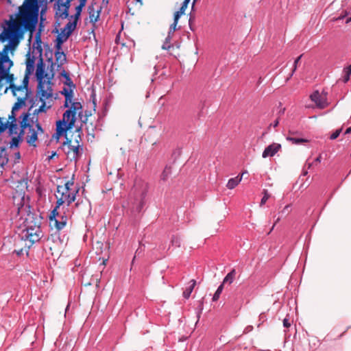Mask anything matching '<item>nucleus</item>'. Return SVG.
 I'll return each mask as SVG.
<instances>
[{
  "mask_svg": "<svg viewBox=\"0 0 351 351\" xmlns=\"http://www.w3.org/2000/svg\"><path fill=\"white\" fill-rule=\"evenodd\" d=\"M22 34L21 27H20L18 21L12 19L6 22V27H4L3 31L0 34V40L2 42L8 41V44L0 52V86L1 87L4 84H9L14 95L17 97L18 100L21 101L16 103L12 107L10 116L14 115L15 117V111L21 108V103L27 97L29 75L33 73L35 64L34 58L29 57L26 61V73L23 80V85L16 87L12 84L14 80V75L10 74L9 71L13 63L9 58L8 53L9 50H13L16 47L20 38L22 37Z\"/></svg>",
  "mask_w": 351,
  "mask_h": 351,
  "instance_id": "obj_1",
  "label": "nucleus"
},
{
  "mask_svg": "<svg viewBox=\"0 0 351 351\" xmlns=\"http://www.w3.org/2000/svg\"><path fill=\"white\" fill-rule=\"evenodd\" d=\"M50 57L48 53H46L47 69L43 58H40L36 64V77L38 81L36 96L38 100L34 103L38 108L34 110L35 113L46 112L53 103V79L55 75V71L58 70L66 61L65 53L61 50L56 49L55 58L53 61L52 52H50Z\"/></svg>",
  "mask_w": 351,
  "mask_h": 351,
  "instance_id": "obj_2",
  "label": "nucleus"
},
{
  "mask_svg": "<svg viewBox=\"0 0 351 351\" xmlns=\"http://www.w3.org/2000/svg\"><path fill=\"white\" fill-rule=\"evenodd\" d=\"M33 110L32 117H30L29 113H23L20 117V123L21 130L19 135L12 136V139L9 143L10 149L17 148L20 143L22 142L23 135H26V140L27 143L30 145L36 146L35 143L38 140V136L43 132V130L38 123V119L35 117L36 114L39 113H35Z\"/></svg>",
  "mask_w": 351,
  "mask_h": 351,
  "instance_id": "obj_3",
  "label": "nucleus"
},
{
  "mask_svg": "<svg viewBox=\"0 0 351 351\" xmlns=\"http://www.w3.org/2000/svg\"><path fill=\"white\" fill-rule=\"evenodd\" d=\"M39 7L38 0H25L23 5L19 7L17 19L20 27L32 30L34 29L38 16Z\"/></svg>",
  "mask_w": 351,
  "mask_h": 351,
  "instance_id": "obj_4",
  "label": "nucleus"
},
{
  "mask_svg": "<svg viewBox=\"0 0 351 351\" xmlns=\"http://www.w3.org/2000/svg\"><path fill=\"white\" fill-rule=\"evenodd\" d=\"M82 113V106L80 102H73L69 108L63 114L62 120L56 123V132L54 135L56 138L59 139L68 130L74 126L76 121V116H80Z\"/></svg>",
  "mask_w": 351,
  "mask_h": 351,
  "instance_id": "obj_5",
  "label": "nucleus"
},
{
  "mask_svg": "<svg viewBox=\"0 0 351 351\" xmlns=\"http://www.w3.org/2000/svg\"><path fill=\"white\" fill-rule=\"evenodd\" d=\"M78 192L79 187L72 180L66 182L64 185H58L56 194L57 207L60 208L64 204L69 207L75 200Z\"/></svg>",
  "mask_w": 351,
  "mask_h": 351,
  "instance_id": "obj_6",
  "label": "nucleus"
},
{
  "mask_svg": "<svg viewBox=\"0 0 351 351\" xmlns=\"http://www.w3.org/2000/svg\"><path fill=\"white\" fill-rule=\"evenodd\" d=\"M72 212L69 207L64 206L58 208L57 206L51 211L49 215L50 223L53 222V226L58 230H62L66 225Z\"/></svg>",
  "mask_w": 351,
  "mask_h": 351,
  "instance_id": "obj_7",
  "label": "nucleus"
},
{
  "mask_svg": "<svg viewBox=\"0 0 351 351\" xmlns=\"http://www.w3.org/2000/svg\"><path fill=\"white\" fill-rule=\"evenodd\" d=\"M71 1V0H56L54 10L56 18L63 19L68 17Z\"/></svg>",
  "mask_w": 351,
  "mask_h": 351,
  "instance_id": "obj_8",
  "label": "nucleus"
},
{
  "mask_svg": "<svg viewBox=\"0 0 351 351\" xmlns=\"http://www.w3.org/2000/svg\"><path fill=\"white\" fill-rule=\"evenodd\" d=\"M23 237L32 243L38 241L43 237L42 230L38 226L27 227L23 231Z\"/></svg>",
  "mask_w": 351,
  "mask_h": 351,
  "instance_id": "obj_9",
  "label": "nucleus"
},
{
  "mask_svg": "<svg viewBox=\"0 0 351 351\" xmlns=\"http://www.w3.org/2000/svg\"><path fill=\"white\" fill-rule=\"evenodd\" d=\"M310 99L315 104L317 108L324 109L328 106L327 101V93L322 91L319 93L318 90L314 91L311 95Z\"/></svg>",
  "mask_w": 351,
  "mask_h": 351,
  "instance_id": "obj_10",
  "label": "nucleus"
},
{
  "mask_svg": "<svg viewBox=\"0 0 351 351\" xmlns=\"http://www.w3.org/2000/svg\"><path fill=\"white\" fill-rule=\"evenodd\" d=\"M75 143V145H72L71 141H69L64 144V150L68 157H70L71 159L76 160L79 155L80 145L77 141Z\"/></svg>",
  "mask_w": 351,
  "mask_h": 351,
  "instance_id": "obj_11",
  "label": "nucleus"
},
{
  "mask_svg": "<svg viewBox=\"0 0 351 351\" xmlns=\"http://www.w3.org/2000/svg\"><path fill=\"white\" fill-rule=\"evenodd\" d=\"M88 11L90 23L95 25L99 19L101 7L98 4L95 3L88 6Z\"/></svg>",
  "mask_w": 351,
  "mask_h": 351,
  "instance_id": "obj_12",
  "label": "nucleus"
},
{
  "mask_svg": "<svg viewBox=\"0 0 351 351\" xmlns=\"http://www.w3.org/2000/svg\"><path fill=\"white\" fill-rule=\"evenodd\" d=\"M9 119H11V121L9 125L8 126L10 135H11L12 136L19 135V133L21 130V126L20 125V128L18 127L16 124V117L14 115L10 116Z\"/></svg>",
  "mask_w": 351,
  "mask_h": 351,
  "instance_id": "obj_13",
  "label": "nucleus"
},
{
  "mask_svg": "<svg viewBox=\"0 0 351 351\" xmlns=\"http://www.w3.org/2000/svg\"><path fill=\"white\" fill-rule=\"evenodd\" d=\"M280 145L277 143H273L267 147L263 152V158H267L269 156H274L280 149Z\"/></svg>",
  "mask_w": 351,
  "mask_h": 351,
  "instance_id": "obj_14",
  "label": "nucleus"
},
{
  "mask_svg": "<svg viewBox=\"0 0 351 351\" xmlns=\"http://www.w3.org/2000/svg\"><path fill=\"white\" fill-rule=\"evenodd\" d=\"M77 21V20L75 19L73 21H69L62 30L63 32L67 34V36H69L75 29Z\"/></svg>",
  "mask_w": 351,
  "mask_h": 351,
  "instance_id": "obj_15",
  "label": "nucleus"
},
{
  "mask_svg": "<svg viewBox=\"0 0 351 351\" xmlns=\"http://www.w3.org/2000/svg\"><path fill=\"white\" fill-rule=\"evenodd\" d=\"M242 180V175H238L237 176L230 178L226 186L229 189H234Z\"/></svg>",
  "mask_w": 351,
  "mask_h": 351,
  "instance_id": "obj_16",
  "label": "nucleus"
},
{
  "mask_svg": "<svg viewBox=\"0 0 351 351\" xmlns=\"http://www.w3.org/2000/svg\"><path fill=\"white\" fill-rule=\"evenodd\" d=\"M62 93L65 97V104L64 106L66 107H69V104H72V97H73V93L71 89L64 88L63 90L62 91Z\"/></svg>",
  "mask_w": 351,
  "mask_h": 351,
  "instance_id": "obj_17",
  "label": "nucleus"
},
{
  "mask_svg": "<svg viewBox=\"0 0 351 351\" xmlns=\"http://www.w3.org/2000/svg\"><path fill=\"white\" fill-rule=\"evenodd\" d=\"M69 36L62 31V32L57 37V43L56 45V49L58 50L62 49V44L65 42Z\"/></svg>",
  "mask_w": 351,
  "mask_h": 351,
  "instance_id": "obj_18",
  "label": "nucleus"
},
{
  "mask_svg": "<svg viewBox=\"0 0 351 351\" xmlns=\"http://www.w3.org/2000/svg\"><path fill=\"white\" fill-rule=\"evenodd\" d=\"M189 1L190 0H184L183 1L180 10L174 14V17H176V20H179L180 16L184 14Z\"/></svg>",
  "mask_w": 351,
  "mask_h": 351,
  "instance_id": "obj_19",
  "label": "nucleus"
},
{
  "mask_svg": "<svg viewBox=\"0 0 351 351\" xmlns=\"http://www.w3.org/2000/svg\"><path fill=\"white\" fill-rule=\"evenodd\" d=\"M196 281L195 280H191L190 281V285L185 289V291L183 292V296L185 298H189L195 286Z\"/></svg>",
  "mask_w": 351,
  "mask_h": 351,
  "instance_id": "obj_20",
  "label": "nucleus"
},
{
  "mask_svg": "<svg viewBox=\"0 0 351 351\" xmlns=\"http://www.w3.org/2000/svg\"><path fill=\"white\" fill-rule=\"evenodd\" d=\"M235 275H236V271H235V269H232L230 272H229L226 276L223 279V285H224L225 283H229V284H231L234 278H235Z\"/></svg>",
  "mask_w": 351,
  "mask_h": 351,
  "instance_id": "obj_21",
  "label": "nucleus"
},
{
  "mask_svg": "<svg viewBox=\"0 0 351 351\" xmlns=\"http://www.w3.org/2000/svg\"><path fill=\"white\" fill-rule=\"evenodd\" d=\"M86 0H80V3L79 5H77L76 7V13L75 14V19H76V20L78 19L80 14H81V12H82V10L83 8V7H84L85 4H86Z\"/></svg>",
  "mask_w": 351,
  "mask_h": 351,
  "instance_id": "obj_22",
  "label": "nucleus"
},
{
  "mask_svg": "<svg viewBox=\"0 0 351 351\" xmlns=\"http://www.w3.org/2000/svg\"><path fill=\"white\" fill-rule=\"evenodd\" d=\"M171 173V167H166L162 174H161V179L163 180H166L169 175Z\"/></svg>",
  "mask_w": 351,
  "mask_h": 351,
  "instance_id": "obj_23",
  "label": "nucleus"
},
{
  "mask_svg": "<svg viewBox=\"0 0 351 351\" xmlns=\"http://www.w3.org/2000/svg\"><path fill=\"white\" fill-rule=\"evenodd\" d=\"M223 285L221 284L219 286V287L217 288L216 292L215 293V294L213 295V301H217L219 298L220 295L223 291Z\"/></svg>",
  "mask_w": 351,
  "mask_h": 351,
  "instance_id": "obj_24",
  "label": "nucleus"
},
{
  "mask_svg": "<svg viewBox=\"0 0 351 351\" xmlns=\"http://www.w3.org/2000/svg\"><path fill=\"white\" fill-rule=\"evenodd\" d=\"M178 23V20H176V17H174L173 23L171 25V26L169 27L168 35H170L172 36V35L176 30V26H177Z\"/></svg>",
  "mask_w": 351,
  "mask_h": 351,
  "instance_id": "obj_25",
  "label": "nucleus"
},
{
  "mask_svg": "<svg viewBox=\"0 0 351 351\" xmlns=\"http://www.w3.org/2000/svg\"><path fill=\"white\" fill-rule=\"evenodd\" d=\"M172 36L170 35H167V38H165V41L164 42L162 48L163 49H169L171 47V40Z\"/></svg>",
  "mask_w": 351,
  "mask_h": 351,
  "instance_id": "obj_26",
  "label": "nucleus"
},
{
  "mask_svg": "<svg viewBox=\"0 0 351 351\" xmlns=\"http://www.w3.org/2000/svg\"><path fill=\"white\" fill-rule=\"evenodd\" d=\"M287 140L291 141L294 144H300V143H305L307 141L304 138H293V137H287Z\"/></svg>",
  "mask_w": 351,
  "mask_h": 351,
  "instance_id": "obj_27",
  "label": "nucleus"
},
{
  "mask_svg": "<svg viewBox=\"0 0 351 351\" xmlns=\"http://www.w3.org/2000/svg\"><path fill=\"white\" fill-rule=\"evenodd\" d=\"M7 128V124L5 123L4 118H0V134L3 132Z\"/></svg>",
  "mask_w": 351,
  "mask_h": 351,
  "instance_id": "obj_28",
  "label": "nucleus"
},
{
  "mask_svg": "<svg viewBox=\"0 0 351 351\" xmlns=\"http://www.w3.org/2000/svg\"><path fill=\"white\" fill-rule=\"evenodd\" d=\"M269 195L268 194L267 191H264V195L261 199V205L265 204L266 203V202L267 201V199H269Z\"/></svg>",
  "mask_w": 351,
  "mask_h": 351,
  "instance_id": "obj_29",
  "label": "nucleus"
},
{
  "mask_svg": "<svg viewBox=\"0 0 351 351\" xmlns=\"http://www.w3.org/2000/svg\"><path fill=\"white\" fill-rule=\"evenodd\" d=\"M341 132V129L337 130L334 133H332L330 136V139L334 140L336 139Z\"/></svg>",
  "mask_w": 351,
  "mask_h": 351,
  "instance_id": "obj_30",
  "label": "nucleus"
},
{
  "mask_svg": "<svg viewBox=\"0 0 351 351\" xmlns=\"http://www.w3.org/2000/svg\"><path fill=\"white\" fill-rule=\"evenodd\" d=\"M171 243L173 245L179 247L180 245V241L178 237H173L171 239Z\"/></svg>",
  "mask_w": 351,
  "mask_h": 351,
  "instance_id": "obj_31",
  "label": "nucleus"
},
{
  "mask_svg": "<svg viewBox=\"0 0 351 351\" xmlns=\"http://www.w3.org/2000/svg\"><path fill=\"white\" fill-rule=\"evenodd\" d=\"M283 326L286 328H289L291 326V322L289 319H287V318L284 319Z\"/></svg>",
  "mask_w": 351,
  "mask_h": 351,
  "instance_id": "obj_32",
  "label": "nucleus"
},
{
  "mask_svg": "<svg viewBox=\"0 0 351 351\" xmlns=\"http://www.w3.org/2000/svg\"><path fill=\"white\" fill-rule=\"evenodd\" d=\"M301 57H302V56H300L299 57H298V58L295 59V62H294V64H293L294 68H293V72H294V71H295V69H296V68H297V65H298V62H299V61H300V60Z\"/></svg>",
  "mask_w": 351,
  "mask_h": 351,
  "instance_id": "obj_33",
  "label": "nucleus"
},
{
  "mask_svg": "<svg viewBox=\"0 0 351 351\" xmlns=\"http://www.w3.org/2000/svg\"><path fill=\"white\" fill-rule=\"evenodd\" d=\"M344 71L346 74H348V75H350L351 74V64L346 68Z\"/></svg>",
  "mask_w": 351,
  "mask_h": 351,
  "instance_id": "obj_34",
  "label": "nucleus"
},
{
  "mask_svg": "<svg viewBox=\"0 0 351 351\" xmlns=\"http://www.w3.org/2000/svg\"><path fill=\"white\" fill-rule=\"evenodd\" d=\"M62 75L66 78L67 81L69 82L67 84H72V82L71 80V79L69 77L67 73H66L64 71V73H62Z\"/></svg>",
  "mask_w": 351,
  "mask_h": 351,
  "instance_id": "obj_35",
  "label": "nucleus"
},
{
  "mask_svg": "<svg viewBox=\"0 0 351 351\" xmlns=\"http://www.w3.org/2000/svg\"><path fill=\"white\" fill-rule=\"evenodd\" d=\"M278 123H279V120H278V119H277L276 120H275L274 121V123L271 125H273L274 128H276L278 125Z\"/></svg>",
  "mask_w": 351,
  "mask_h": 351,
  "instance_id": "obj_36",
  "label": "nucleus"
},
{
  "mask_svg": "<svg viewBox=\"0 0 351 351\" xmlns=\"http://www.w3.org/2000/svg\"><path fill=\"white\" fill-rule=\"evenodd\" d=\"M252 330V326H247L245 328V330L244 332H247L249 331H251Z\"/></svg>",
  "mask_w": 351,
  "mask_h": 351,
  "instance_id": "obj_37",
  "label": "nucleus"
},
{
  "mask_svg": "<svg viewBox=\"0 0 351 351\" xmlns=\"http://www.w3.org/2000/svg\"><path fill=\"white\" fill-rule=\"evenodd\" d=\"M351 132V127L348 128L346 129V132H345V134H349Z\"/></svg>",
  "mask_w": 351,
  "mask_h": 351,
  "instance_id": "obj_38",
  "label": "nucleus"
},
{
  "mask_svg": "<svg viewBox=\"0 0 351 351\" xmlns=\"http://www.w3.org/2000/svg\"><path fill=\"white\" fill-rule=\"evenodd\" d=\"M349 77H350V75H348V74H346V75L344 77V82H348L349 80Z\"/></svg>",
  "mask_w": 351,
  "mask_h": 351,
  "instance_id": "obj_39",
  "label": "nucleus"
},
{
  "mask_svg": "<svg viewBox=\"0 0 351 351\" xmlns=\"http://www.w3.org/2000/svg\"><path fill=\"white\" fill-rule=\"evenodd\" d=\"M315 161L317 162H319L321 161V156H318L316 159H315Z\"/></svg>",
  "mask_w": 351,
  "mask_h": 351,
  "instance_id": "obj_40",
  "label": "nucleus"
},
{
  "mask_svg": "<svg viewBox=\"0 0 351 351\" xmlns=\"http://www.w3.org/2000/svg\"><path fill=\"white\" fill-rule=\"evenodd\" d=\"M15 155H16V157L17 159L20 158V153L19 152L15 153Z\"/></svg>",
  "mask_w": 351,
  "mask_h": 351,
  "instance_id": "obj_41",
  "label": "nucleus"
},
{
  "mask_svg": "<svg viewBox=\"0 0 351 351\" xmlns=\"http://www.w3.org/2000/svg\"><path fill=\"white\" fill-rule=\"evenodd\" d=\"M247 171H243L241 175H242V177L243 176V175H245V173H247Z\"/></svg>",
  "mask_w": 351,
  "mask_h": 351,
  "instance_id": "obj_42",
  "label": "nucleus"
},
{
  "mask_svg": "<svg viewBox=\"0 0 351 351\" xmlns=\"http://www.w3.org/2000/svg\"><path fill=\"white\" fill-rule=\"evenodd\" d=\"M103 1H104V2H105L106 4H107L108 3L109 0H103Z\"/></svg>",
  "mask_w": 351,
  "mask_h": 351,
  "instance_id": "obj_43",
  "label": "nucleus"
},
{
  "mask_svg": "<svg viewBox=\"0 0 351 351\" xmlns=\"http://www.w3.org/2000/svg\"><path fill=\"white\" fill-rule=\"evenodd\" d=\"M351 21V18H350V19H348V21Z\"/></svg>",
  "mask_w": 351,
  "mask_h": 351,
  "instance_id": "obj_44",
  "label": "nucleus"
}]
</instances>
